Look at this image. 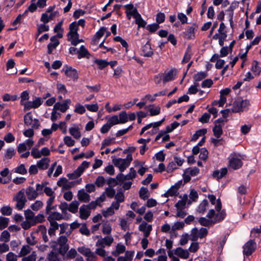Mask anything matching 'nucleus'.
Returning <instances> with one entry per match:
<instances>
[{
    "label": "nucleus",
    "mask_w": 261,
    "mask_h": 261,
    "mask_svg": "<svg viewBox=\"0 0 261 261\" xmlns=\"http://www.w3.org/2000/svg\"><path fill=\"white\" fill-rule=\"evenodd\" d=\"M217 205L215 208L217 213L213 209L209 210L206 217H200L198 219L199 223L202 226H209L222 221L225 217L226 213L224 210H222V203L220 199H217Z\"/></svg>",
    "instance_id": "obj_1"
},
{
    "label": "nucleus",
    "mask_w": 261,
    "mask_h": 261,
    "mask_svg": "<svg viewBox=\"0 0 261 261\" xmlns=\"http://www.w3.org/2000/svg\"><path fill=\"white\" fill-rule=\"evenodd\" d=\"M114 242V238L111 235H108L105 237H99L96 242L95 246L97 248L95 249V253L101 257H105L106 251L104 248L108 246H110Z\"/></svg>",
    "instance_id": "obj_2"
},
{
    "label": "nucleus",
    "mask_w": 261,
    "mask_h": 261,
    "mask_svg": "<svg viewBox=\"0 0 261 261\" xmlns=\"http://www.w3.org/2000/svg\"><path fill=\"white\" fill-rule=\"evenodd\" d=\"M133 160L132 154L129 153L127 155L125 159L114 158L112 159V163L115 167H117L121 172H123L127 168L129 167L131 162Z\"/></svg>",
    "instance_id": "obj_3"
},
{
    "label": "nucleus",
    "mask_w": 261,
    "mask_h": 261,
    "mask_svg": "<svg viewBox=\"0 0 261 261\" xmlns=\"http://www.w3.org/2000/svg\"><path fill=\"white\" fill-rule=\"evenodd\" d=\"M250 105V101L248 99H243L241 97H238L234 101L231 111L234 113L247 111Z\"/></svg>",
    "instance_id": "obj_4"
},
{
    "label": "nucleus",
    "mask_w": 261,
    "mask_h": 261,
    "mask_svg": "<svg viewBox=\"0 0 261 261\" xmlns=\"http://www.w3.org/2000/svg\"><path fill=\"white\" fill-rule=\"evenodd\" d=\"M68 239L65 236H60L57 240L56 248L59 253L64 257L69 249V245L67 243Z\"/></svg>",
    "instance_id": "obj_5"
},
{
    "label": "nucleus",
    "mask_w": 261,
    "mask_h": 261,
    "mask_svg": "<svg viewBox=\"0 0 261 261\" xmlns=\"http://www.w3.org/2000/svg\"><path fill=\"white\" fill-rule=\"evenodd\" d=\"M13 200L16 201L15 207L18 210H21L25 206L27 202V199L24 194L23 189L17 192L13 197Z\"/></svg>",
    "instance_id": "obj_6"
},
{
    "label": "nucleus",
    "mask_w": 261,
    "mask_h": 261,
    "mask_svg": "<svg viewBox=\"0 0 261 261\" xmlns=\"http://www.w3.org/2000/svg\"><path fill=\"white\" fill-rule=\"evenodd\" d=\"M208 230L206 228L201 227L200 229H198L195 227L191 230L190 234V239L193 241H197L199 238H203L207 236Z\"/></svg>",
    "instance_id": "obj_7"
},
{
    "label": "nucleus",
    "mask_w": 261,
    "mask_h": 261,
    "mask_svg": "<svg viewBox=\"0 0 261 261\" xmlns=\"http://www.w3.org/2000/svg\"><path fill=\"white\" fill-rule=\"evenodd\" d=\"M77 251L86 257L87 261H96L97 257L95 252H92L89 248L84 246L79 247Z\"/></svg>",
    "instance_id": "obj_8"
},
{
    "label": "nucleus",
    "mask_w": 261,
    "mask_h": 261,
    "mask_svg": "<svg viewBox=\"0 0 261 261\" xmlns=\"http://www.w3.org/2000/svg\"><path fill=\"white\" fill-rule=\"evenodd\" d=\"M24 124L30 126L32 128H38L40 125L39 122L37 119H33L31 112L27 113L24 116Z\"/></svg>",
    "instance_id": "obj_9"
},
{
    "label": "nucleus",
    "mask_w": 261,
    "mask_h": 261,
    "mask_svg": "<svg viewBox=\"0 0 261 261\" xmlns=\"http://www.w3.org/2000/svg\"><path fill=\"white\" fill-rule=\"evenodd\" d=\"M46 213L48 215L47 220L48 221H60L61 220H68L69 218V216L63 215L62 214L57 212H53L50 211L49 213Z\"/></svg>",
    "instance_id": "obj_10"
},
{
    "label": "nucleus",
    "mask_w": 261,
    "mask_h": 261,
    "mask_svg": "<svg viewBox=\"0 0 261 261\" xmlns=\"http://www.w3.org/2000/svg\"><path fill=\"white\" fill-rule=\"evenodd\" d=\"M236 155V153L231 154L229 158V167L234 170L240 168L243 165L242 160Z\"/></svg>",
    "instance_id": "obj_11"
},
{
    "label": "nucleus",
    "mask_w": 261,
    "mask_h": 261,
    "mask_svg": "<svg viewBox=\"0 0 261 261\" xmlns=\"http://www.w3.org/2000/svg\"><path fill=\"white\" fill-rule=\"evenodd\" d=\"M65 75L73 81H77L79 78V74L76 69L71 66H64L63 69Z\"/></svg>",
    "instance_id": "obj_12"
},
{
    "label": "nucleus",
    "mask_w": 261,
    "mask_h": 261,
    "mask_svg": "<svg viewBox=\"0 0 261 261\" xmlns=\"http://www.w3.org/2000/svg\"><path fill=\"white\" fill-rule=\"evenodd\" d=\"M256 244L254 240H250L243 246V253L247 256L250 255L255 250Z\"/></svg>",
    "instance_id": "obj_13"
},
{
    "label": "nucleus",
    "mask_w": 261,
    "mask_h": 261,
    "mask_svg": "<svg viewBox=\"0 0 261 261\" xmlns=\"http://www.w3.org/2000/svg\"><path fill=\"white\" fill-rule=\"evenodd\" d=\"M90 165V163L87 161H84L82 164L79 166V167L71 174H70V177L72 179H75L80 177L84 171L87 168H88Z\"/></svg>",
    "instance_id": "obj_14"
},
{
    "label": "nucleus",
    "mask_w": 261,
    "mask_h": 261,
    "mask_svg": "<svg viewBox=\"0 0 261 261\" xmlns=\"http://www.w3.org/2000/svg\"><path fill=\"white\" fill-rule=\"evenodd\" d=\"M136 176V171L133 168L129 169V172L124 175L122 173H119L116 176V179L119 181H124L126 180H130L135 178Z\"/></svg>",
    "instance_id": "obj_15"
},
{
    "label": "nucleus",
    "mask_w": 261,
    "mask_h": 261,
    "mask_svg": "<svg viewBox=\"0 0 261 261\" xmlns=\"http://www.w3.org/2000/svg\"><path fill=\"white\" fill-rule=\"evenodd\" d=\"M120 207V204L118 202H112L111 206L107 210L103 209L101 211L102 215L105 218L112 216L115 214V211L118 210Z\"/></svg>",
    "instance_id": "obj_16"
},
{
    "label": "nucleus",
    "mask_w": 261,
    "mask_h": 261,
    "mask_svg": "<svg viewBox=\"0 0 261 261\" xmlns=\"http://www.w3.org/2000/svg\"><path fill=\"white\" fill-rule=\"evenodd\" d=\"M43 103V100L40 97H36L33 101H28L25 105V110H29L32 109H36L39 107Z\"/></svg>",
    "instance_id": "obj_17"
},
{
    "label": "nucleus",
    "mask_w": 261,
    "mask_h": 261,
    "mask_svg": "<svg viewBox=\"0 0 261 261\" xmlns=\"http://www.w3.org/2000/svg\"><path fill=\"white\" fill-rule=\"evenodd\" d=\"M223 119H218L215 122V126L213 129L214 135L217 138H219L223 133L222 125L221 124L223 122Z\"/></svg>",
    "instance_id": "obj_18"
},
{
    "label": "nucleus",
    "mask_w": 261,
    "mask_h": 261,
    "mask_svg": "<svg viewBox=\"0 0 261 261\" xmlns=\"http://www.w3.org/2000/svg\"><path fill=\"white\" fill-rule=\"evenodd\" d=\"M71 101L70 99H67L63 102L61 103L57 102L55 103L54 107V109L60 110L61 112H65L69 108V105L71 103Z\"/></svg>",
    "instance_id": "obj_19"
},
{
    "label": "nucleus",
    "mask_w": 261,
    "mask_h": 261,
    "mask_svg": "<svg viewBox=\"0 0 261 261\" xmlns=\"http://www.w3.org/2000/svg\"><path fill=\"white\" fill-rule=\"evenodd\" d=\"M139 229L140 231L143 232L144 237L148 238L152 229V225L143 221L139 225Z\"/></svg>",
    "instance_id": "obj_20"
},
{
    "label": "nucleus",
    "mask_w": 261,
    "mask_h": 261,
    "mask_svg": "<svg viewBox=\"0 0 261 261\" xmlns=\"http://www.w3.org/2000/svg\"><path fill=\"white\" fill-rule=\"evenodd\" d=\"M126 8V14L128 19H130L131 17L133 16L134 18L137 16V15L139 14L136 8H135L133 4H126L124 6Z\"/></svg>",
    "instance_id": "obj_21"
},
{
    "label": "nucleus",
    "mask_w": 261,
    "mask_h": 261,
    "mask_svg": "<svg viewBox=\"0 0 261 261\" xmlns=\"http://www.w3.org/2000/svg\"><path fill=\"white\" fill-rule=\"evenodd\" d=\"M27 199L29 200H34L38 197V192L33 187L29 186L24 191Z\"/></svg>",
    "instance_id": "obj_22"
},
{
    "label": "nucleus",
    "mask_w": 261,
    "mask_h": 261,
    "mask_svg": "<svg viewBox=\"0 0 261 261\" xmlns=\"http://www.w3.org/2000/svg\"><path fill=\"white\" fill-rule=\"evenodd\" d=\"M78 33H68L67 39L72 45L76 46L79 43L83 42V39L79 38Z\"/></svg>",
    "instance_id": "obj_23"
},
{
    "label": "nucleus",
    "mask_w": 261,
    "mask_h": 261,
    "mask_svg": "<svg viewBox=\"0 0 261 261\" xmlns=\"http://www.w3.org/2000/svg\"><path fill=\"white\" fill-rule=\"evenodd\" d=\"M197 27L195 24L187 27L186 30L184 32V37L188 39H192L195 37V30Z\"/></svg>",
    "instance_id": "obj_24"
},
{
    "label": "nucleus",
    "mask_w": 261,
    "mask_h": 261,
    "mask_svg": "<svg viewBox=\"0 0 261 261\" xmlns=\"http://www.w3.org/2000/svg\"><path fill=\"white\" fill-rule=\"evenodd\" d=\"M51 42L47 45L48 54H51L53 49H55L59 44V41L56 36H53L50 38Z\"/></svg>",
    "instance_id": "obj_25"
},
{
    "label": "nucleus",
    "mask_w": 261,
    "mask_h": 261,
    "mask_svg": "<svg viewBox=\"0 0 261 261\" xmlns=\"http://www.w3.org/2000/svg\"><path fill=\"white\" fill-rule=\"evenodd\" d=\"M50 159L48 158H43L37 162V165L39 169L41 170H46L49 166Z\"/></svg>",
    "instance_id": "obj_26"
},
{
    "label": "nucleus",
    "mask_w": 261,
    "mask_h": 261,
    "mask_svg": "<svg viewBox=\"0 0 261 261\" xmlns=\"http://www.w3.org/2000/svg\"><path fill=\"white\" fill-rule=\"evenodd\" d=\"M176 70L175 69H171L169 71L165 72L164 74H163V82L165 83L166 82L174 80V77L176 75Z\"/></svg>",
    "instance_id": "obj_27"
},
{
    "label": "nucleus",
    "mask_w": 261,
    "mask_h": 261,
    "mask_svg": "<svg viewBox=\"0 0 261 261\" xmlns=\"http://www.w3.org/2000/svg\"><path fill=\"white\" fill-rule=\"evenodd\" d=\"M77 196L78 199L83 202H88L90 200V195L87 193L84 189L80 190L78 191Z\"/></svg>",
    "instance_id": "obj_28"
},
{
    "label": "nucleus",
    "mask_w": 261,
    "mask_h": 261,
    "mask_svg": "<svg viewBox=\"0 0 261 261\" xmlns=\"http://www.w3.org/2000/svg\"><path fill=\"white\" fill-rule=\"evenodd\" d=\"M80 217L83 220H86L90 215V211L88 207L83 205L80 208Z\"/></svg>",
    "instance_id": "obj_29"
},
{
    "label": "nucleus",
    "mask_w": 261,
    "mask_h": 261,
    "mask_svg": "<svg viewBox=\"0 0 261 261\" xmlns=\"http://www.w3.org/2000/svg\"><path fill=\"white\" fill-rule=\"evenodd\" d=\"M69 132L70 134L75 139H78L81 137L80 128L78 125L75 124H74L72 127L69 128Z\"/></svg>",
    "instance_id": "obj_30"
},
{
    "label": "nucleus",
    "mask_w": 261,
    "mask_h": 261,
    "mask_svg": "<svg viewBox=\"0 0 261 261\" xmlns=\"http://www.w3.org/2000/svg\"><path fill=\"white\" fill-rule=\"evenodd\" d=\"M142 55L146 57H150L153 54V51L150 44L147 42L142 47Z\"/></svg>",
    "instance_id": "obj_31"
},
{
    "label": "nucleus",
    "mask_w": 261,
    "mask_h": 261,
    "mask_svg": "<svg viewBox=\"0 0 261 261\" xmlns=\"http://www.w3.org/2000/svg\"><path fill=\"white\" fill-rule=\"evenodd\" d=\"M107 32V29L105 27H101L100 29L96 33L94 37L93 38L92 42L93 44H97L100 38L104 35Z\"/></svg>",
    "instance_id": "obj_32"
},
{
    "label": "nucleus",
    "mask_w": 261,
    "mask_h": 261,
    "mask_svg": "<svg viewBox=\"0 0 261 261\" xmlns=\"http://www.w3.org/2000/svg\"><path fill=\"white\" fill-rule=\"evenodd\" d=\"M164 121H165V118H164L161 120H160L159 121L155 122L153 123H150L146 125V126H145L144 127H143L142 128V130L140 133V135L143 134L146 130H148L151 127H153V128H156V127H159V126H160L161 125V124Z\"/></svg>",
    "instance_id": "obj_33"
},
{
    "label": "nucleus",
    "mask_w": 261,
    "mask_h": 261,
    "mask_svg": "<svg viewBox=\"0 0 261 261\" xmlns=\"http://www.w3.org/2000/svg\"><path fill=\"white\" fill-rule=\"evenodd\" d=\"M32 248L28 245H23L18 253V257H24L30 253H32Z\"/></svg>",
    "instance_id": "obj_34"
},
{
    "label": "nucleus",
    "mask_w": 261,
    "mask_h": 261,
    "mask_svg": "<svg viewBox=\"0 0 261 261\" xmlns=\"http://www.w3.org/2000/svg\"><path fill=\"white\" fill-rule=\"evenodd\" d=\"M199 169L196 167H190L186 170L185 173L188 176V180L190 179V176H194L197 175L199 173Z\"/></svg>",
    "instance_id": "obj_35"
},
{
    "label": "nucleus",
    "mask_w": 261,
    "mask_h": 261,
    "mask_svg": "<svg viewBox=\"0 0 261 261\" xmlns=\"http://www.w3.org/2000/svg\"><path fill=\"white\" fill-rule=\"evenodd\" d=\"M90 56V54L87 50V49L84 46H81L80 49H79L77 58L80 59L83 58H89Z\"/></svg>",
    "instance_id": "obj_36"
},
{
    "label": "nucleus",
    "mask_w": 261,
    "mask_h": 261,
    "mask_svg": "<svg viewBox=\"0 0 261 261\" xmlns=\"http://www.w3.org/2000/svg\"><path fill=\"white\" fill-rule=\"evenodd\" d=\"M174 253L176 255L184 258H188L189 255V251L187 250H184L180 247L176 248Z\"/></svg>",
    "instance_id": "obj_37"
},
{
    "label": "nucleus",
    "mask_w": 261,
    "mask_h": 261,
    "mask_svg": "<svg viewBox=\"0 0 261 261\" xmlns=\"http://www.w3.org/2000/svg\"><path fill=\"white\" fill-rule=\"evenodd\" d=\"M208 205L207 200L204 199L198 205L197 208V211L201 214H203L206 210Z\"/></svg>",
    "instance_id": "obj_38"
},
{
    "label": "nucleus",
    "mask_w": 261,
    "mask_h": 261,
    "mask_svg": "<svg viewBox=\"0 0 261 261\" xmlns=\"http://www.w3.org/2000/svg\"><path fill=\"white\" fill-rule=\"evenodd\" d=\"M80 202L77 200H74L72 201L69 204L68 211L72 213H76L79 208Z\"/></svg>",
    "instance_id": "obj_39"
},
{
    "label": "nucleus",
    "mask_w": 261,
    "mask_h": 261,
    "mask_svg": "<svg viewBox=\"0 0 261 261\" xmlns=\"http://www.w3.org/2000/svg\"><path fill=\"white\" fill-rule=\"evenodd\" d=\"M206 133V129L203 128L197 130L192 136L191 140L196 141L200 137L204 136Z\"/></svg>",
    "instance_id": "obj_40"
},
{
    "label": "nucleus",
    "mask_w": 261,
    "mask_h": 261,
    "mask_svg": "<svg viewBox=\"0 0 261 261\" xmlns=\"http://www.w3.org/2000/svg\"><path fill=\"white\" fill-rule=\"evenodd\" d=\"M125 251V246L121 244L118 243L116 246V250L112 252V254L115 256H118L119 254L123 253Z\"/></svg>",
    "instance_id": "obj_41"
},
{
    "label": "nucleus",
    "mask_w": 261,
    "mask_h": 261,
    "mask_svg": "<svg viewBox=\"0 0 261 261\" xmlns=\"http://www.w3.org/2000/svg\"><path fill=\"white\" fill-rule=\"evenodd\" d=\"M29 93L28 91L25 90L23 91L20 95L21 101L20 104L24 106V108L25 109V105L27 103V100H28L29 99Z\"/></svg>",
    "instance_id": "obj_42"
},
{
    "label": "nucleus",
    "mask_w": 261,
    "mask_h": 261,
    "mask_svg": "<svg viewBox=\"0 0 261 261\" xmlns=\"http://www.w3.org/2000/svg\"><path fill=\"white\" fill-rule=\"evenodd\" d=\"M10 234L7 230H4L0 236V241L7 243L10 241Z\"/></svg>",
    "instance_id": "obj_43"
},
{
    "label": "nucleus",
    "mask_w": 261,
    "mask_h": 261,
    "mask_svg": "<svg viewBox=\"0 0 261 261\" xmlns=\"http://www.w3.org/2000/svg\"><path fill=\"white\" fill-rule=\"evenodd\" d=\"M187 199L188 196L185 195L183 198L181 200H179L175 204V206L177 209H184L185 207Z\"/></svg>",
    "instance_id": "obj_44"
},
{
    "label": "nucleus",
    "mask_w": 261,
    "mask_h": 261,
    "mask_svg": "<svg viewBox=\"0 0 261 261\" xmlns=\"http://www.w3.org/2000/svg\"><path fill=\"white\" fill-rule=\"evenodd\" d=\"M59 207L61 210L62 214L63 215H68L69 216V218L70 217L71 215L68 214L67 212L69 208V204L67 202H61V204L59 205Z\"/></svg>",
    "instance_id": "obj_45"
},
{
    "label": "nucleus",
    "mask_w": 261,
    "mask_h": 261,
    "mask_svg": "<svg viewBox=\"0 0 261 261\" xmlns=\"http://www.w3.org/2000/svg\"><path fill=\"white\" fill-rule=\"evenodd\" d=\"M118 116V122L119 124H123L128 121V116L125 111L121 112Z\"/></svg>",
    "instance_id": "obj_46"
},
{
    "label": "nucleus",
    "mask_w": 261,
    "mask_h": 261,
    "mask_svg": "<svg viewBox=\"0 0 261 261\" xmlns=\"http://www.w3.org/2000/svg\"><path fill=\"white\" fill-rule=\"evenodd\" d=\"M107 119L108 120L107 123L110 125L111 127L119 124L118 122V116L117 115H113L109 118L107 117Z\"/></svg>",
    "instance_id": "obj_47"
},
{
    "label": "nucleus",
    "mask_w": 261,
    "mask_h": 261,
    "mask_svg": "<svg viewBox=\"0 0 261 261\" xmlns=\"http://www.w3.org/2000/svg\"><path fill=\"white\" fill-rule=\"evenodd\" d=\"M134 18L135 19L136 23L138 24L139 27L144 28L146 25V22L142 19L140 14L137 15V16Z\"/></svg>",
    "instance_id": "obj_48"
},
{
    "label": "nucleus",
    "mask_w": 261,
    "mask_h": 261,
    "mask_svg": "<svg viewBox=\"0 0 261 261\" xmlns=\"http://www.w3.org/2000/svg\"><path fill=\"white\" fill-rule=\"evenodd\" d=\"M139 196L141 199L144 200L148 198L149 196V193L147 188L142 187L139 191Z\"/></svg>",
    "instance_id": "obj_49"
},
{
    "label": "nucleus",
    "mask_w": 261,
    "mask_h": 261,
    "mask_svg": "<svg viewBox=\"0 0 261 261\" xmlns=\"http://www.w3.org/2000/svg\"><path fill=\"white\" fill-rule=\"evenodd\" d=\"M15 154V151L14 148L9 147L6 151L4 155V160L11 159Z\"/></svg>",
    "instance_id": "obj_50"
},
{
    "label": "nucleus",
    "mask_w": 261,
    "mask_h": 261,
    "mask_svg": "<svg viewBox=\"0 0 261 261\" xmlns=\"http://www.w3.org/2000/svg\"><path fill=\"white\" fill-rule=\"evenodd\" d=\"M251 70L255 75H259L261 72V67L258 66V63L256 61L252 63Z\"/></svg>",
    "instance_id": "obj_51"
},
{
    "label": "nucleus",
    "mask_w": 261,
    "mask_h": 261,
    "mask_svg": "<svg viewBox=\"0 0 261 261\" xmlns=\"http://www.w3.org/2000/svg\"><path fill=\"white\" fill-rule=\"evenodd\" d=\"M9 219L0 216V229L2 230L6 228L9 224Z\"/></svg>",
    "instance_id": "obj_52"
},
{
    "label": "nucleus",
    "mask_w": 261,
    "mask_h": 261,
    "mask_svg": "<svg viewBox=\"0 0 261 261\" xmlns=\"http://www.w3.org/2000/svg\"><path fill=\"white\" fill-rule=\"evenodd\" d=\"M14 172L22 175H24L27 173V170L25 168L24 164H21L14 169Z\"/></svg>",
    "instance_id": "obj_53"
},
{
    "label": "nucleus",
    "mask_w": 261,
    "mask_h": 261,
    "mask_svg": "<svg viewBox=\"0 0 261 261\" xmlns=\"http://www.w3.org/2000/svg\"><path fill=\"white\" fill-rule=\"evenodd\" d=\"M18 255L14 254L13 252H9L6 255V261H17ZM0 261H3L2 258H0Z\"/></svg>",
    "instance_id": "obj_54"
},
{
    "label": "nucleus",
    "mask_w": 261,
    "mask_h": 261,
    "mask_svg": "<svg viewBox=\"0 0 261 261\" xmlns=\"http://www.w3.org/2000/svg\"><path fill=\"white\" fill-rule=\"evenodd\" d=\"M47 182H42L41 184H37L36 185V192H38V196L39 195H41L44 192V189L45 188V186L46 185Z\"/></svg>",
    "instance_id": "obj_55"
},
{
    "label": "nucleus",
    "mask_w": 261,
    "mask_h": 261,
    "mask_svg": "<svg viewBox=\"0 0 261 261\" xmlns=\"http://www.w3.org/2000/svg\"><path fill=\"white\" fill-rule=\"evenodd\" d=\"M37 254L36 251H33L31 254L27 256L23 257L21 261H36Z\"/></svg>",
    "instance_id": "obj_56"
},
{
    "label": "nucleus",
    "mask_w": 261,
    "mask_h": 261,
    "mask_svg": "<svg viewBox=\"0 0 261 261\" xmlns=\"http://www.w3.org/2000/svg\"><path fill=\"white\" fill-rule=\"evenodd\" d=\"M47 259L48 261H61L58 254L53 251L48 254Z\"/></svg>",
    "instance_id": "obj_57"
},
{
    "label": "nucleus",
    "mask_w": 261,
    "mask_h": 261,
    "mask_svg": "<svg viewBox=\"0 0 261 261\" xmlns=\"http://www.w3.org/2000/svg\"><path fill=\"white\" fill-rule=\"evenodd\" d=\"M76 255V250L74 248H71L68 252L67 251L66 255L64 257H65L67 259H71L75 258Z\"/></svg>",
    "instance_id": "obj_58"
},
{
    "label": "nucleus",
    "mask_w": 261,
    "mask_h": 261,
    "mask_svg": "<svg viewBox=\"0 0 261 261\" xmlns=\"http://www.w3.org/2000/svg\"><path fill=\"white\" fill-rule=\"evenodd\" d=\"M206 76L207 73L206 72H198L194 75V80L195 82H199L205 78Z\"/></svg>",
    "instance_id": "obj_59"
},
{
    "label": "nucleus",
    "mask_w": 261,
    "mask_h": 261,
    "mask_svg": "<svg viewBox=\"0 0 261 261\" xmlns=\"http://www.w3.org/2000/svg\"><path fill=\"white\" fill-rule=\"evenodd\" d=\"M102 233L105 234H110L112 231V227L107 222L102 224Z\"/></svg>",
    "instance_id": "obj_60"
},
{
    "label": "nucleus",
    "mask_w": 261,
    "mask_h": 261,
    "mask_svg": "<svg viewBox=\"0 0 261 261\" xmlns=\"http://www.w3.org/2000/svg\"><path fill=\"white\" fill-rule=\"evenodd\" d=\"M1 212L3 215L10 216L12 213V208L9 206H5L1 208Z\"/></svg>",
    "instance_id": "obj_61"
},
{
    "label": "nucleus",
    "mask_w": 261,
    "mask_h": 261,
    "mask_svg": "<svg viewBox=\"0 0 261 261\" xmlns=\"http://www.w3.org/2000/svg\"><path fill=\"white\" fill-rule=\"evenodd\" d=\"M94 62L98 65V68L100 69H102L109 64V62H108L107 61L102 59H97Z\"/></svg>",
    "instance_id": "obj_62"
},
{
    "label": "nucleus",
    "mask_w": 261,
    "mask_h": 261,
    "mask_svg": "<svg viewBox=\"0 0 261 261\" xmlns=\"http://www.w3.org/2000/svg\"><path fill=\"white\" fill-rule=\"evenodd\" d=\"M208 151L205 148H202L200 149V154L199 158L200 159L206 161L208 157Z\"/></svg>",
    "instance_id": "obj_63"
},
{
    "label": "nucleus",
    "mask_w": 261,
    "mask_h": 261,
    "mask_svg": "<svg viewBox=\"0 0 261 261\" xmlns=\"http://www.w3.org/2000/svg\"><path fill=\"white\" fill-rule=\"evenodd\" d=\"M43 206V202L40 200H37L31 205V208L35 211L39 210Z\"/></svg>",
    "instance_id": "obj_64"
}]
</instances>
